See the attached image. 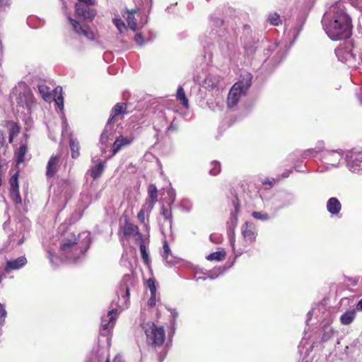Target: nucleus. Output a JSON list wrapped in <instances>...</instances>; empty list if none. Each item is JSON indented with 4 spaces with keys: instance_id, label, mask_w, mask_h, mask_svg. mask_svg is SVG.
Segmentation results:
<instances>
[{
    "instance_id": "obj_1",
    "label": "nucleus",
    "mask_w": 362,
    "mask_h": 362,
    "mask_svg": "<svg viewBox=\"0 0 362 362\" xmlns=\"http://www.w3.org/2000/svg\"><path fill=\"white\" fill-rule=\"evenodd\" d=\"M322 23L326 34L332 40L346 39L351 33V19L342 1L336 2L329 8Z\"/></svg>"
},
{
    "instance_id": "obj_2",
    "label": "nucleus",
    "mask_w": 362,
    "mask_h": 362,
    "mask_svg": "<svg viewBox=\"0 0 362 362\" xmlns=\"http://www.w3.org/2000/svg\"><path fill=\"white\" fill-rule=\"evenodd\" d=\"M90 233L82 232L78 235L67 233L61 241L60 255L62 259L76 262L89 248L90 245Z\"/></svg>"
},
{
    "instance_id": "obj_3",
    "label": "nucleus",
    "mask_w": 362,
    "mask_h": 362,
    "mask_svg": "<svg viewBox=\"0 0 362 362\" xmlns=\"http://www.w3.org/2000/svg\"><path fill=\"white\" fill-rule=\"evenodd\" d=\"M338 59L349 67L357 69L362 64V44L340 46L335 49Z\"/></svg>"
},
{
    "instance_id": "obj_4",
    "label": "nucleus",
    "mask_w": 362,
    "mask_h": 362,
    "mask_svg": "<svg viewBox=\"0 0 362 362\" xmlns=\"http://www.w3.org/2000/svg\"><path fill=\"white\" fill-rule=\"evenodd\" d=\"M252 76L250 73L243 72L238 81L231 87L228 93V107L237 105L240 99L246 95L252 85Z\"/></svg>"
},
{
    "instance_id": "obj_5",
    "label": "nucleus",
    "mask_w": 362,
    "mask_h": 362,
    "mask_svg": "<svg viewBox=\"0 0 362 362\" xmlns=\"http://www.w3.org/2000/svg\"><path fill=\"white\" fill-rule=\"evenodd\" d=\"M293 199L292 194L281 192L273 195L265 203V207L273 211V216H275L279 209L292 204Z\"/></svg>"
},
{
    "instance_id": "obj_6",
    "label": "nucleus",
    "mask_w": 362,
    "mask_h": 362,
    "mask_svg": "<svg viewBox=\"0 0 362 362\" xmlns=\"http://www.w3.org/2000/svg\"><path fill=\"white\" fill-rule=\"evenodd\" d=\"M147 342L155 346L163 344L165 339V332L163 327H157L153 322H146L142 325Z\"/></svg>"
},
{
    "instance_id": "obj_7",
    "label": "nucleus",
    "mask_w": 362,
    "mask_h": 362,
    "mask_svg": "<svg viewBox=\"0 0 362 362\" xmlns=\"http://www.w3.org/2000/svg\"><path fill=\"white\" fill-rule=\"evenodd\" d=\"M344 158L341 151H322L321 153V161L326 170L339 168L341 161Z\"/></svg>"
},
{
    "instance_id": "obj_8",
    "label": "nucleus",
    "mask_w": 362,
    "mask_h": 362,
    "mask_svg": "<svg viewBox=\"0 0 362 362\" xmlns=\"http://www.w3.org/2000/svg\"><path fill=\"white\" fill-rule=\"evenodd\" d=\"M38 90L42 98L47 101H51L52 99L54 100L56 105L58 106L59 110L64 109L63 96L62 88L57 87L54 90V97H52V90L50 88L44 83L38 85Z\"/></svg>"
},
{
    "instance_id": "obj_9",
    "label": "nucleus",
    "mask_w": 362,
    "mask_h": 362,
    "mask_svg": "<svg viewBox=\"0 0 362 362\" xmlns=\"http://www.w3.org/2000/svg\"><path fill=\"white\" fill-rule=\"evenodd\" d=\"M345 160L348 169L354 173H362V151H349Z\"/></svg>"
},
{
    "instance_id": "obj_10",
    "label": "nucleus",
    "mask_w": 362,
    "mask_h": 362,
    "mask_svg": "<svg viewBox=\"0 0 362 362\" xmlns=\"http://www.w3.org/2000/svg\"><path fill=\"white\" fill-rule=\"evenodd\" d=\"M16 100L19 107L26 110V114H30L36 105L31 90L25 86L23 87L22 91L19 92Z\"/></svg>"
},
{
    "instance_id": "obj_11",
    "label": "nucleus",
    "mask_w": 362,
    "mask_h": 362,
    "mask_svg": "<svg viewBox=\"0 0 362 362\" xmlns=\"http://www.w3.org/2000/svg\"><path fill=\"white\" fill-rule=\"evenodd\" d=\"M203 87L209 90H215L219 93L224 88V81L218 76L209 74L203 81Z\"/></svg>"
},
{
    "instance_id": "obj_12",
    "label": "nucleus",
    "mask_w": 362,
    "mask_h": 362,
    "mask_svg": "<svg viewBox=\"0 0 362 362\" xmlns=\"http://www.w3.org/2000/svg\"><path fill=\"white\" fill-rule=\"evenodd\" d=\"M307 15L305 12L298 14L296 21L294 24L290 25V23H286L285 26L286 30H289V34L293 37V40H296L303 29L304 23L306 21Z\"/></svg>"
},
{
    "instance_id": "obj_13",
    "label": "nucleus",
    "mask_w": 362,
    "mask_h": 362,
    "mask_svg": "<svg viewBox=\"0 0 362 362\" xmlns=\"http://www.w3.org/2000/svg\"><path fill=\"white\" fill-rule=\"evenodd\" d=\"M241 233L245 242L249 245L255 242L257 235L255 226L248 221L245 222L242 226Z\"/></svg>"
},
{
    "instance_id": "obj_14",
    "label": "nucleus",
    "mask_w": 362,
    "mask_h": 362,
    "mask_svg": "<svg viewBox=\"0 0 362 362\" xmlns=\"http://www.w3.org/2000/svg\"><path fill=\"white\" fill-rule=\"evenodd\" d=\"M18 176L19 173L16 172L10 178V197L16 204H21L22 199L19 193V185H18Z\"/></svg>"
},
{
    "instance_id": "obj_15",
    "label": "nucleus",
    "mask_w": 362,
    "mask_h": 362,
    "mask_svg": "<svg viewBox=\"0 0 362 362\" xmlns=\"http://www.w3.org/2000/svg\"><path fill=\"white\" fill-rule=\"evenodd\" d=\"M134 140V136L132 134L129 135H120L116 138L112 147V152L115 155L121 149L129 146Z\"/></svg>"
},
{
    "instance_id": "obj_16",
    "label": "nucleus",
    "mask_w": 362,
    "mask_h": 362,
    "mask_svg": "<svg viewBox=\"0 0 362 362\" xmlns=\"http://www.w3.org/2000/svg\"><path fill=\"white\" fill-rule=\"evenodd\" d=\"M69 20L73 26L74 30L76 33L84 35L88 39H93L94 34L88 25L81 24L79 22L72 19L70 17H69Z\"/></svg>"
},
{
    "instance_id": "obj_17",
    "label": "nucleus",
    "mask_w": 362,
    "mask_h": 362,
    "mask_svg": "<svg viewBox=\"0 0 362 362\" xmlns=\"http://www.w3.org/2000/svg\"><path fill=\"white\" fill-rule=\"evenodd\" d=\"M117 318V310L112 309L110 310L106 315L102 317L101 327L103 330L111 329L115 324Z\"/></svg>"
},
{
    "instance_id": "obj_18",
    "label": "nucleus",
    "mask_w": 362,
    "mask_h": 362,
    "mask_svg": "<svg viewBox=\"0 0 362 362\" xmlns=\"http://www.w3.org/2000/svg\"><path fill=\"white\" fill-rule=\"evenodd\" d=\"M90 5L77 3L76 4V13L78 16L84 19H92L95 13L90 7Z\"/></svg>"
},
{
    "instance_id": "obj_19",
    "label": "nucleus",
    "mask_w": 362,
    "mask_h": 362,
    "mask_svg": "<svg viewBox=\"0 0 362 362\" xmlns=\"http://www.w3.org/2000/svg\"><path fill=\"white\" fill-rule=\"evenodd\" d=\"M123 233L124 235L128 238L135 236L136 241H139L143 238V235L141 233H139L137 226L129 222L125 223L123 228Z\"/></svg>"
},
{
    "instance_id": "obj_20",
    "label": "nucleus",
    "mask_w": 362,
    "mask_h": 362,
    "mask_svg": "<svg viewBox=\"0 0 362 362\" xmlns=\"http://www.w3.org/2000/svg\"><path fill=\"white\" fill-rule=\"evenodd\" d=\"M27 259L24 257H20L16 259L7 261L5 272L9 273L11 270L19 269L25 265Z\"/></svg>"
},
{
    "instance_id": "obj_21",
    "label": "nucleus",
    "mask_w": 362,
    "mask_h": 362,
    "mask_svg": "<svg viewBox=\"0 0 362 362\" xmlns=\"http://www.w3.org/2000/svg\"><path fill=\"white\" fill-rule=\"evenodd\" d=\"M127 104L123 103H117L112 108L110 117L107 121L108 124L115 122L116 117L120 115L125 114L127 111Z\"/></svg>"
},
{
    "instance_id": "obj_22",
    "label": "nucleus",
    "mask_w": 362,
    "mask_h": 362,
    "mask_svg": "<svg viewBox=\"0 0 362 362\" xmlns=\"http://www.w3.org/2000/svg\"><path fill=\"white\" fill-rule=\"evenodd\" d=\"M327 210L332 216L338 215L341 209V204L336 197H331L327 202Z\"/></svg>"
},
{
    "instance_id": "obj_23",
    "label": "nucleus",
    "mask_w": 362,
    "mask_h": 362,
    "mask_svg": "<svg viewBox=\"0 0 362 362\" xmlns=\"http://www.w3.org/2000/svg\"><path fill=\"white\" fill-rule=\"evenodd\" d=\"M243 42L247 54L251 55L256 52L257 49L256 44L258 42V40H255L252 36L248 37L245 35Z\"/></svg>"
},
{
    "instance_id": "obj_24",
    "label": "nucleus",
    "mask_w": 362,
    "mask_h": 362,
    "mask_svg": "<svg viewBox=\"0 0 362 362\" xmlns=\"http://www.w3.org/2000/svg\"><path fill=\"white\" fill-rule=\"evenodd\" d=\"M153 208L144 204L137 214V218L141 223L144 224L146 229L148 228V221L146 222V217H148Z\"/></svg>"
},
{
    "instance_id": "obj_25",
    "label": "nucleus",
    "mask_w": 362,
    "mask_h": 362,
    "mask_svg": "<svg viewBox=\"0 0 362 362\" xmlns=\"http://www.w3.org/2000/svg\"><path fill=\"white\" fill-rule=\"evenodd\" d=\"M158 201V190L154 185H150L148 188V198L146 199L145 204L153 208Z\"/></svg>"
},
{
    "instance_id": "obj_26",
    "label": "nucleus",
    "mask_w": 362,
    "mask_h": 362,
    "mask_svg": "<svg viewBox=\"0 0 362 362\" xmlns=\"http://www.w3.org/2000/svg\"><path fill=\"white\" fill-rule=\"evenodd\" d=\"M59 161V157L57 156H52L47 165L46 174L48 177H53L58 170V164Z\"/></svg>"
},
{
    "instance_id": "obj_27",
    "label": "nucleus",
    "mask_w": 362,
    "mask_h": 362,
    "mask_svg": "<svg viewBox=\"0 0 362 362\" xmlns=\"http://www.w3.org/2000/svg\"><path fill=\"white\" fill-rule=\"evenodd\" d=\"M355 309H350L344 313L340 317V322L343 325H349L352 323L356 317Z\"/></svg>"
},
{
    "instance_id": "obj_28",
    "label": "nucleus",
    "mask_w": 362,
    "mask_h": 362,
    "mask_svg": "<svg viewBox=\"0 0 362 362\" xmlns=\"http://www.w3.org/2000/svg\"><path fill=\"white\" fill-rule=\"evenodd\" d=\"M136 13V10L129 11L127 10L125 12L126 15H123V16L126 18L128 26L134 31H135L137 28V23L135 19V13Z\"/></svg>"
},
{
    "instance_id": "obj_29",
    "label": "nucleus",
    "mask_w": 362,
    "mask_h": 362,
    "mask_svg": "<svg viewBox=\"0 0 362 362\" xmlns=\"http://www.w3.org/2000/svg\"><path fill=\"white\" fill-rule=\"evenodd\" d=\"M313 344H310L308 340L303 337L298 346V351L301 356H308L310 354V352L313 350Z\"/></svg>"
},
{
    "instance_id": "obj_30",
    "label": "nucleus",
    "mask_w": 362,
    "mask_h": 362,
    "mask_svg": "<svg viewBox=\"0 0 362 362\" xmlns=\"http://www.w3.org/2000/svg\"><path fill=\"white\" fill-rule=\"evenodd\" d=\"M28 151V147L25 144H22L15 152V157L16 159V165H19L25 160V155Z\"/></svg>"
},
{
    "instance_id": "obj_31",
    "label": "nucleus",
    "mask_w": 362,
    "mask_h": 362,
    "mask_svg": "<svg viewBox=\"0 0 362 362\" xmlns=\"http://www.w3.org/2000/svg\"><path fill=\"white\" fill-rule=\"evenodd\" d=\"M208 105L210 109L215 112H223L225 107L224 100L218 98L209 101Z\"/></svg>"
},
{
    "instance_id": "obj_32",
    "label": "nucleus",
    "mask_w": 362,
    "mask_h": 362,
    "mask_svg": "<svg viewBox=\"0 0 362 362\" xmlns=\"http://www.w3.org/2000/svg\"><path fill=\"white\" fill-rule=\"evenodd\" d=\"M232 204L233 206V209L230 211V220L232 224L236 225L238 223V214L240 211V203L237 197H235L232 200Z\"/></svg>"
},
{
    "instance_id": "obj_33",
    "label": "nucleus",
    "mask_w": 362,
    "mask_h": 362,
    "mask_svg": "<svg viewBox=\"0 0 362 362\" xmlns=\"http://www.w3.org/2000/svg\"><path fill=\"white\" fill-rule=\"evenodd\" d=\"M171 255L170 249V247L167 243V241H164L163 245V253H162V257L164 260H165L166 263L170 265L173 266L175 264V262L170 259V256Z\"/></svg>"
},
{
    "instance_id": "obj_34",
    "label": "nucleus",
    "mask_w": 362,
    "mask_h": 362,
    "mask_svg": "<svg viewBox=\"0 0 362 362\" xmlns=\"http://www.w3.org/2000/svg\"><path fill=\"white\" fill-rule=\"evenodd\" d=\"M252 216L256 220L267 221L275 216H273V211H272L271 214L263 211H253L252 213Z\"/></svg>"
},
{
    "instance_id": "obj_35",
    "label": "nucleus",
    "mask_w": 362,
    "mask_h": 362,
    "mask_svg": "<svg viewBox=\"0 0 362 362\" xmlns=\"http://www.w3.org/2000/svg\"><path fill=\"white\" fill-rule=\"evenodd\" d=\"M177 98L180 101L182 105L187 108L189 107L188 100L185 95L182 86H179L177 90Z\"/></svg>"
},
{
    "instance_id": "obj_36",
    "label": "nucleus",
    "mask_w": 362,
    "mask_h": 362,
    "mask_svg": "<svg viewBox=\"0 0 362 362\" xmlns=\"http://www.w3.org/2000/svg\"><path fill=\"white\" fill-rule=\"evenodd\" d=\"M104 166L102 163H98L90 169V175L93 179L99 177L103 172Z\"/></svg>"
},
{
    "instance_id": "obj_37",
    "label": "nucleus",
    "mask_w": 362,
    "mask_h": 362,
    "mask_svg": "<svg viewBox=\"0 0 362 362\" xmlns=\"http://www.w3.org/2000/svg\"><path fill=\"white\" fill-rule=\"evenodd\" d=\"M322 150L320 148H308L303 151L301 155L302 160L307 159L311 157H315L317 153H322Z\"/></svg>"
},
{
    "instance_id": "obj_38",
    "label": "nucleus",
    "mask_w": 362,
    "mask_h": 362,
    "mask_svg": "<svg viewBox=\"0 0 362 362\" xmlns=\"http://www.w3.org/2000/svg\"><path fill=\"white\" fill-rule=\"evenodd\" d=\"M137 242L139 244L141 257H142L144 262L146 264H148V262L149 261V258H148V255L147 253V246L144 242V238H142L141 240H140Z\"/></svg>"
},
{
    "instance_id": "obj_39",
    "label": "nucleus",
    "mask_w": 362,
    "mask_h": 362,
    "mask_svg": "<svg viewBox=\"0 0 362 362\" xmlns=\"http://www.w3.org/2000/svg\"><path fill=\"white\" fill-rule=\"evenodd\" d=\"M334 330L331 325H325L322 328V341H328L333 335Z\"/></svg>"
},
{
    "instance_id": "obj_40",
    "label": "nucleus",
    "mask_w": 362,
    "mask_h": 362,
    "mask_svg": "<svg viewBox=\"0 0 362 362\" xmlns=\"http://www.w3.org/2000/svg\"><path fill=\"white\" fill-rule=\"evenodd\" d=\"M267 21L271 25L275 26L281 23L280 16L276 12L269 14Z\"/></svg>"
},
{
    "instance_id": "obj_41",
    "label": "nucleus",
    "mask_w": 362,
    "mask_h": 362,
    "mask_svg": "<svg viewBox=\"0 0 362 362\" xmlns=\"http://www.w3.org/2000/svg\"><path fill=\"white\" fill-rule=\"evenodd\" d=\"M111 130L112 129L110 127V124H108V122H107L103 132L102 133V134L100 136V143L101 144H105L107 142V141L109 139V136L111 134Z\"/></svg>"
},
{
    "instance_id": "obj_42",
    "label": "nucleus",
    "mask_w": 362,
    "mask_h": 362,
    "mask_svg": "<svg viewBox=\"0 0 362 362\" xmlns=\"http://www.w3.org/2000/svg\"><path fill=\"white\" fill-rule=\"evenodd\" d=\"M70 148L71 151V156L73 158H76L79 156V144L77 141L73 139L70 141Z\"/></svg>"
},
{
    "instance_id": "obj_43",
    "label": "nucleus",
    "mask_w": 362,
    "mask_h": 362,
    "mask_svg": "<svg viewBox=\"0 0 362 362\" xmlns=\"http://www.w3.org/2000/svg\"><path fill=\"white\" fill-rule=\"evenodd\" d=\"M225 255H226V253L223 250V251H217V252H213V253L209 255L206 257V259L210 261H211V260L219 261L221 259H224Z\"/></svg>"
},
{
    "instance_id": "obj_44",
    "label": "nucleus",
    "mask_w": 362,
    "mask_h": 362,
    "mask_svg": "<svg viewBox=\"0 0 362 362\" xmlns=\"http://www.w3.org/2000/svg\"><path fill=\"white\" fill-rule=\"evenodd\" d=\"M180 208L185 212H189L192 208V203L190 199L185 198L180 202Z\"/></svg>"
},
{
    "instance_id": "obj_45",
    "label": "nucleus",
    "mask_w": 362,
    "mask_h": 362,
    "mask_svg": "<svg viewBox=\"0 0 362 362\" xmlns=\"http://www.w3.org/2000/svg\"><path fill=\"white\" fill-rule=\"evenodd\" d=\"M7 312L3 304L0 303V335L1 334V327L4 325Z\"/></svg>"
},
{
    "instance_id": "obj_46",
    "label": "nucleus",
    "mask_w": 362,
    "mask_h": 362,
    "mask_svg": "<svg viewBox=\"0 0 362 362\" xmlns=\"http://www.w3.org/2000/svg\"><path fill=\"white\" fill-rule=\"evenodd\" d=\"M118 296H122L124 303L129 299V288L127 286H122L118 291Z\"/></svg>"
},
{
    "instance_id": "obj_47",
    "label": "nucleus",
    "mask_w": 362,
    "mask_h": 362,
    "mask_svg": "<svg viewBox=\"0 0 362 362\" xmlns=\"http://www.w3.org/2000/svg\"><path fill=\"white\" fill-rule=\"evenodd\" d=\"M223 271H221L218 273H217L216 271L210 272L208 274L207 276H195V280L196 281H199L200 279L206 280L207 278H209L210 279H214L216 277H218L221 274H223Z\"/></svg>"
},
{
    "instance_id": "obj_48",
    "label": "nucleus",
    "mask_w": 362,
    "mask_h": 362,
    "mask_svg": "<svg viewBox=\"0 0 362 362\" xmlns=\"http://www.w3.org/2000/svg\"><path fill=\"white\" fill-rule=\"evenodd\" d=\"M211 168L209 170V173L211 175H216L220 172V164L216 161H213L211 163Z\"/></svg>"
},
{
    "instance_id": "obj_49",
    "label": "nucleus",
    "mask_w": 362,
    "mask_h": 362,
    "mask_svg": "<svg viewBox=\"0 0 362 362\" xmlns=\"http://www.w3.org/2000/svg\"><path fill=\"white\" fill-rule=\"evenodd\" d=\"M211 24H212V26H214L215 28H219L221 26H223V19L220 18L217 16H213L211 18Z\"/></svg>"
},
{
    "instance_id": "obj_50",
    "label": "nucleus",
    "mask_w": 362,
    "mask_h": 362,
    "mask_svg": "<svg viewBox=\"0 0 362 362\" xmlns=\"http://www.w3.org/2000/svg\"><path fill=\"white\" fill-rule=\"evenodd\" d=\"M113 23L119 32H122V30L126 28L124 23L119 18H114Z\"/></svg>"
},
{
    "instance_id": "obj_51",
    "label": "nucleus",
    "mask_w": 362,
    "mask_h": 362,
    "mask_svg": "<svg viewBox=\"0 0 362 362\" xmlns=\"http://www.w3.org/2000/svg\"><path fill=\"white\" fill-rule=\"evenodd\" d=\"M147 287L149 288L151 291V295H155L156 292V288L155 285V281L152 279H149L146 282Z\"/></svg>"
},
{
    "instance_id": "obj_52",
    "label": "nucleus",
    "mask_w": 362,
    "mask_h": 362,
    "mask_svg": "<svg viewBox=\"0 0 362 362\" xmlns=\"http://www.w3.org/2000/svg\"><path fill=\"white\" fill-rule=\"evenodd\" d=\"M229 241H230V244L231 245V247L234 252V254H235V258L238 257V256H240L243 250H239L238 251H236L235 250V240H234V238L233 236H230L229 237Z\"/></svg>"
},
{
    "instance_id": "obj_53",
    "label": "nucleus",
    "mask_w": 362,
    "mask_h": 362,
    "mask_svg": "<svg viewBox=\"0 0 362 362\" xmlns=\"http://www.w3.org/2000/svg\"><path fill=\"white\" fill-rule=\"evenodd\" d=\"M20 132V128L16 124H13L10 129L9 142L11 143L15 135Z\"/></svg>"
},
{
    "instance_id": "obj_54",
    "label": "nucleus",
    "mask_w": 362,
    "mask_h": 362,
    "mask_svg": "<svg viewBox=\"0 0 362 362\" xmlns=\"http://www.w3.org/2000/svg\"><path fill=\"white\" fill-rule=\"evenodd\" d=\"M161 214L165 218V219L171 221L172 219V212L170 209L165 208L163 206L161 209Z\"/></svg>"
},
{
    "instance_id": "obj_55",
    "label": "nucleus",
    "mask_w": 362,
    "mask_h": 362,
    "mask_svg": "<svg viewBox=\"0 0 362 362\" xmlns=\"http://www.w3.org/2000/svg\"><path fill=\"white\" fill-rule=\"evenodd\" d=\"M11 0H0V11H4L9 6Z\"/></svg>"
},
{
    "instance_id": "obj_56",
    "label": "nucleus",
    "mask_w": 362,
    "mask_h": 362,
    "mask_svg": "<svg viewBox=\"0 0 362 362\" xmlns=\"http://www.w3.org/2000/svg\"><path fill=\"white\" fill-rule=\"evenodd\" d=\"M235 13L236 11L234 9L231 8H228V17L229 16L230 18L232 19L233 17L234 16V19L237 18L238 21L240 22V18L238 16L235 14Z\"/></svg>"
},
{
    "instance_id": "obj_57",
    "label": "nucleus",
    "mask_w": 362,
    "mask_h": 362,
    "mask_svg": "<svg viewBox=\"0 0 362 362\" xmlns=\"http://www.w3.org/2000/svg\"><path fill=\"white\" fill-rule=\"evenodd\" d=\"M136 42L139 45V46H142L144 44V40L143 39V37L141 36V34H136L135 35V38H134Z\"/></svg>"
},
{
    "instance_id": "obj_58",
    "label": "nucleus",
    "mask_w": 362,
    "mask_h": 362,
    "mask_svg": "<svg viewBox=\"0 0 362 362\" xmlns=\"http://www.w3.org/2000/svg\"><path fill=\"white\" fill-rule=\"evenodd\" d=\"M168 194L170 197V202H173L175 200V192L174 189H171L168 190Z\"/></svg>"
},
{
    "instance_id": "obj_59",
    "label": "nucleus",
    "mask_w": 362,
    "mask_h": 362,
    "mask_svg": "<svg viewBox=\"0 0 362 362\" xmlns=\"http://www.w3.org/2000/svg\"><path fill=\"white\" fill-rule=\"evenodd\" d=\"M148 305L150 307H153L156 305V294L155 295H151V298L148 302Z\"/></svg>"
},
{
    "instance_id": "obj_60",
    "label": "nucleus",
    "mask_w": 362,
    "mask_h": 362,
    "mask_svg": "<svg viewBox=\"0 0 362 362\" xmlns=\"http://www.w3.org/2000/svg\"><path fill=\"white\" fill-rule=\"evenodd\" d=\"M358 75H362V74H361V72H359V71H355L354 74H351V80L353 81V82H354V83H357V81H356V78L358 77Z\"/></svg>"
},
{
    "instance_id": "obj_61",
    "label": "nucleus",
    "mask_w": 362,
    "mask_h": 362,
    "mask_svg": "<svg viewBox=\"0 0 362 362\" xmlns=\"http://www.w3.org/2000/svg\"><path fill=\"white\" fill-rule=\"evenodd\" d=\"M355 310L362 311V298L357 303Z\"/></svg>"
},
{
    "instance_id": "obj_62",
    "label": "nucleus",
    "mask_w": 362,
    "mask_h": 362,
    "mask_svg": "<svg viewBox=\"0 0 362 362\" xmlns=\"http://www.w3.org/2000/svg\"><path fill=\"white\" fill-rule=\"evenodd\" d=\"M78 1H80L79 3H82L83 4H87V5H91L93 1V0H78Z\"/></svg>"
},
{
    "instance_id": "obj_63",
    "label": "nucleus",
    "mask_w": 362,
    "mask_h": 362,
    "mask_svg": "<svg viewBox=\"0 0 362 362\" xmlns=\"http://www.w3.org/2000/svg\"><path fill=\"white\" fill-rule=\"evenodd\" d=\"M243 29H244V32H245V35H247V34L250 33V27L249 25H245L243 26Z\"/></svg>"
},
{
    "instance_id": "obj_64",
    "label": "nucleus",
    "mask_w": 362,
    "mask_h": 362,
    "mask_svg": "<svg viewBox=\"0 0 362 362\" xmlns=\"http://www.w3.org/2000/svg\"><path fill=\"white\" fill-rule=\"evenodd\" d=\"M48 254H49V258L50 259L51 263L57 264L56 262H54V255L50 251L48 252Z\"/></svg>"
}]
</instances>
